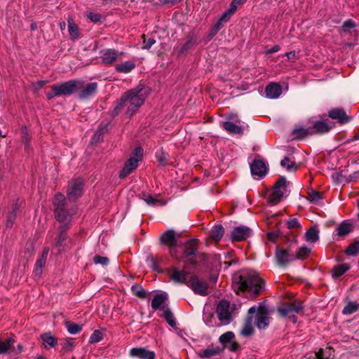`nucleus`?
<instances>
[{
  "label": "nucleus",
  "instance_id": "obj_1",
  "mask_svg": "<svg viewBox=\"0 0 359 359\" xmlns=\"http://www.w3.org/2000/svg\"><path fill=\"white\" fill-rule=\"evenodd\" d=\"M149 89L138 86L126 92L121 99L120 102L114 109V113L118 114L122 108H126L127 116H131L144 103L149 94Z\"/></svg>",
  "mask_w": 359,
  "mask_h": 359
},
{
  "label": "nucleus",
  "instance_id": "obj_2",
  "mask_svg": "<svg viewBox=\"0 0 359 359\" xmlns=\"http://www.w3.org/2000/svg\"><path fill=\"white\" fill-rule=\"evenodd\" d=\"M233 288L238 294L247 290L257 294L264 289V281L255 272L243 273L233 278Z\"/></svg>",
  "mask_w": 359,
  "mask_h": 359
},
{
  "label": "nucleus",
  "instance_id": "obj_3",
  "mask_svg": "<svg viewBox=\"0 0 359 359\" xmlns=\"http://www.w3.org/2000/svg\"><path fill=\"white\" fill-rule=\"evenodd\" d=\"M142 149L141 147L135 148L130 158L125 163L123 169L120 171L119 177L123 179L135 170L138 166L139 162L142 160Z\"/></svg>",
  "mask_w": 359,
  "mask_h": 359
},
{
  "label": "nucleus",
  "instance_id": "obj_4",
  "mask_svg": "<svg viewBox=\"0 0 359 359\" xmlns=\"http://www.w3.org/2000/svg\"><path fill=\"white\" fill-rule=\"evenodd\" d=\"M57 94L61 96H69L83 88V81L81 80H70L60 84L55 85Z\"/></svg>",
  "mask_w": 359,
  "mask_h": 359
},
{
  "label": "nucleus",
  "instance_id": "obj_5",
  "mask_svg": "<svg viewBox=\"0 0 359 359\" xmlns=\"http://www.w3.org/2000/svg\"><path fill=\"white\" fill-rule=\"evenodd\" d=\"M286 179L281 177L274 184L269 196V203L272 205L278 204L283 198L286 187Z\"/></svg>",
  "mask_w": 359,
  "mask_h": 359
},
{
  "label": "nucleus",
  "instance_id": "obj_6",
  "mask_svg": "<svg viewBox=\"0 0 359 359\" xmlns=\"http://www.w3.org/2000/svg\"><path fill=\"white\" fill-rule=\"evenodd\" d=\"M256 313V325L259 330H264L268 327L270 323V317L267 312H266L262 307L256 308L255 306L250 307L248 310V314Z\"/></svg>",
  "mask_w": 359,
  "mask_h": 359
},
{
  "label": "nucleus",
  "instance_id": "obj_7",
  "mask_svg": "<svg viewBox=\"0 0 359 359\" xmlns=\"http://www.w3.org/2000/svg\"><path fill=\"white\" fill-rule=\"evenodd\" d=\"M297 259L295 255L288 249L276 248L275 252V260L280 267L287 266L290 262Z\"/></svg>",
  "mask_w": 359,
  "mask_h": 359
},
{
  "label": "nucleus",
  "instance_id": "obj_8",
  "mask_svg": "<svg viewBox=\"0 0 359 359\" xmlns=\"http://www.w3.org/2000/svg\"><path fill=\"white\" fill-rule=\"evenodd\" d=\"M83 182L76 178L69 182L67 187V196L70 200H76L83 194Z\"/></svg>",
  "mask_w": 359,
  "mask_h": 359
},
{
  "label": "nucleus",
  "instance_id": "obj_9",
  "mask_svg": "<svg viewBox=\"0 0 359 359\" xmlns=\"http://www.w3.org/2000/svg\"><path fill=\"white\" fill-rule=\"evenodd\" d=\"M217 314L219 320L224 325H228L231 320L230 304L226 300L221 301L217 306Z\"/></svg>",
  "mask_w": 359,
  "mask_h": 359
},
{
  "label": "nucleus",
  "instance_id": "obj_10",
  "mask_svg": "<svg viewBox=\"0 0 359 359\" xmlns=\"http://www.w3.org/2000/svg\"><path fill=\"white\" fill-rule=\"evenodd\" d=\"M188 286L194 291L195 294L205 296L208 294V284L195 276L191 277Z\"/></svg>",
  "mask_w": 359,
  "mask_h": 359
},
{
  "label": "nucleus",
  "instance_id": "obj_11",
  "mask_svg": "<svg viewBox=\"0 0 359 359\" xmlns=\"http://www.w3.org/2000/svg\"><path fill=\"white\" fill-rule=\"evenodd\" d=\"M161 242L169 247V251L172 257H176L177 240L173 230H168L162 234Z\"/></svg>",
  "mask_w": 359,
  "mask_h": 359
},
{
  "label": "nucleus",
  "instance_id": "obj_12",
  "mask_svg": "<svg viewBox=\"0 0 359 359\" xmlns=\"http://www.w3.org/2000/svg\"><path fill=\"white\" fill-rule=\"evenodd\" d=\"M123 52H118V50L112 48L104 49L100 52L102 63L107 65H110L116 62L123 55Z\"/></svg>",
  "mask_w": 359,
  "mask_h": 359
},
{
  "label": "nucleus",
  "instance_id": "obj_13",
  "mask_svg": "<svg viewBox=\"0 0 359 359\" xmlns=\"http://www.w3.org/2000/svg\"><path fill=\"white\" fill-rule=\"evenodd\" d=\"M170 276L172 281L177 283L189 285L192 274L184 270H179L177 268H172L170 271Z\"/></svg>",
  "mask_w": 359,
  "mask_h": 359
},
{
  "label": "nucleus",
  "instance_id": "obj_14",
  "mask_svg": "<svg viewBox=\"0 0 359 359\" xmlns=\"http://www.w3.org/2000/svg\"><path fill=\"white\" fill-rule=\"evenodd\" d=\"M302 305L299 302H294L283 306L278 309V312L283 317H294L302 310Z\"/></svg>",
  "mask_w": 359,
  "mask_h": 359
},
{
  "label": "nucleus",
  "instance_id": "obj_15",
  "mask_svg": "<svg viewBox=\"0 0 359 359\" xmlns=\"http://www.w3.org/2000/svg\"><path fill=\"white\" fill-rule=\"evenodd\" d=\"M251 173L252 176L257 179L264 176L267 172V168L265 163L262 160L255 159L250 166Z\"/></svg>",
  "mask_w": 359,
  "mask_h": 359
},
{
  "label": "nucleus",
  "instance_id": "obj_16",
  "mask_svg": "<svg viewBox=\"0 0 359 359\" xmlns=\"http://www.w3.org/2000/svg\"><path fill=\"white\" fill-rule=\"evenodd\" d=\"M250 235V229L246 226H238L231 232L233 241H240L246 239Z\"/></svg>",
  "mask_w": 359,
  "mask_h": 359
},
{
  "label": "nucleus",
  "instance_id": "obj_17",
  "mask_svg": "<svg viewBox=\"0 0 359 359\" xmlns=\"http://www.w3.org/2000/svg\"><path fill=\"white\" fill-rule=\"evenodd\" d=\"M97 83H89L85 85L83 81V88L78 90L79 91V97L81 99H86L94 95L97 91Z\"/></svg>",
  "mask_w": 359,
  "mask_h": 359
},
{
  "label": "nucleus",
  "instance_id": "obj_18",
  "mask_svg": "<svg viewBox=\"0 0 359 359\" xmlns=\"http://www.w3.org/2000/svg\"><path fill=\"white\" fill-rule=\"evenodd\" d=\"M265 93L267 97L276 99L282 93V88L278 83L272 82L266 86Z\"/></svg>",
  "mask_w": 359,
  "mask_h": 359
},
{
  "label": "nucleus",
  "instance_id": "obj_19",
  "mask_svg": "<svg viewBox=\"0 0 359 359\" xmlns=\"http://www.w3.org/2000/svg\"><path fill=\"white\" fill-rule=\"evenodd\" d=\"M312 135L315 134H324L330 131L332 126L328 124L326 121H317L313 124V126H310Z\"/></svg>",
  "mask_w": 359,
  "mask_h": 359
},
{
  "label": "nucleus",
  "instance_id": "obj_20",
  "mask_svg": "<svg viewBox=\"0 0 359 359\" xmlns=\"http://www.w3.org/2000/svg\"><path fill=\"white\" fill-rule=\"evenodd\" d=\"M131 357H137L140 359H154L155 353L143 348H133L130 351Z\"/></svg>",
  "mask_w": 359,
  "mask_h": 359
},
{
  "label": "nucleus",
  "instance_id": "obj_21",
  "mask_svg": "<svg viewBox=\"0 0 359 359\" xmlns=\"http://www.w3.org/2000/svg\"><path fill=\"white\" fill-rule=\"evenodd\" d=\"M329 116L332 119L338 120L340 123H348L351 118L348 116L341 109H334L329 111Z\"/></svg>",
  "mask_w": 359,
  "mask_h": 359
},
{
  "label": "nucleus",
  "instance_id": "obj_22",
  "mask_svg": "<svg viewBox=\"0 0 359 359\" xmlns=\"http://www.w3.org/2000/svg\"><path fill=\"white\" fill-rule=\"evenodd\" d=\"M168 299V294L165 292L156 294L151 301L152 309L154 310L161 309L162 311V307L166 306L165 303Z\"/></svg>",
  "mask_w": 359,
  "mask_h": 359
},
{
  "label": "nucleus",
  "instance_id": "obj_23",
  "mask_svg": "<svg viewBox=\"0 0 359 359\" xmlns=\"http://www.w3.org/2000/svg\"><path fill=\"white\" fill-rule=\"evenodd\" d=\"M142 199L144 201L150 206H163L166 204V201L158 196H152L151 194H143Z\"/></svg>",
  "mask_w": 359,
  "mask_h": 359
},
{
  "label": "nucleus",
  "instance_id": "obj_24",
  "mask_svg": "<svg viewBox=\"0 0 359 359\" xmlns=\"http://www.w3.org/2000/svg\"><path fill=\"white\" fill-rule=\"evenodd\" d=\"M49 250L48 248H46L41 257L37 259L36 264H35V269H34V274L36 276L39 277L43 271V267L45 266L46 263V259L48 254Z\"/></svg>",
  "mask_w": 359,
  "mask_h": 359
},
{
  "label": "nucleus",
  "instance_id": "obj_25",
  "mask_svg": "<svg viewBox=\"0 0 359 359\" xmlns=\"http://www.w3.org/2000/svg\"><path fill=\"white\" fill-rule=\"evenodd\" d=\"M196 250H197V246H196V243L195 240L189 241L185 244V246H184V258L187 259L186 260H184V262H187L189 259L191 260V258H190V257L194 255L196 252Z\"/></svg>",
  "mask_w": 359,
  "mask_h": 359
},
{
  "label": "nucleus",
  "instance_id": "obj_26",
  "mask_svg": "<svg viewBox=\"0 0 359 359\" xmlns=\"http://www.w3.org/2000/svg\"><path fill=\"white\" fill-rule=\"evenodd\" d=\"M292 135H294V138L302 139L308 135H312V132L310 126L305 128L299 126L294 128Z\"/></svg>",
  "mask_w": 359,
  "mask_h": 359
},
{
  "label": "nucleus",
  "instance_id": "obj_27",
  "mask_svg": "<svg viewBox=\"0 0 359 359\" xmlns=\"http://www.w3.org/2000/svg\"><path fill=\"white\" fill-rule=\"evenodd\" d=\"M223 350L224 348H220L219 346H210L202 351L201 357L209 358L212 356H215L220 354Z\"/></svg>",
  "mask_w": 359,
  "mask_h": 359
},
{
  "label": "nucleus",
  "instance_id": "obj_28",
  "mask_svg": "<svg viewBox=\"0 0 359 359\" xmlns=\"http://www.w3.org/2000/svg\"><path fill=\"white\" fill-rule=\"evenodd\" d=\"M253 332L252 318L249 315L245 321L242 330H241V334L243 337H249L252 334Z\"/></svg>",
  "mask_w": 359,
  "mask_h": 359
},
{
  "label": "nucleus",
  "instance_id": "obj_29",
  "mask_svg": "<svg viewBox=\"0 0 359 359\" xmlns=\"http://www.w3.org/2000/svg\"><path fill=\"white\" fill-rule=\"evenodd\" d=\"M353 229V228L351 223L348 221H344L337 227V234L338 236H344L351 233Z\"/></svg>",
  "mask_w": 359,
  "mask_h": 359
},
{
  "label": "nucleus",
  "instance_id": "obj_30",
  "mask_svg": "<svg viewBox=\"0 0 359 359\" xmlns=\"http://www.w3.org/2000/svg\"><path fill=\"white\" fill-rule=\"evenodd\" d=\"M135 67V63L133 61H126L123 63L116 65L115 69L119 73L127 74Z\"/></svg>",
  "mask_w": 359,
  "mask_h": 359
},
{
  "label": "nucleus",
  "instance_id": "obj_31",
  "mask_svg": "<svg viewBox=\"0 0 359 359\" xmlns=\"http://www.w3.org/2000/svg\"><path fill=\"white\" fill-rule=\"evenodd\" d=\"M41 338L45 343L44 348L46 349L54 347L57 343V339L49 332L42 334Z\"/></svg>",
  "mask_w": 359,
  "mask_h": 359
},
{
  "label": "nucleus",
  "instance_id": "obj_32",
  "mask_svg": "<svg viewBox=\"0 0 359 359\" xmlns=\"http://www.w3.org/2000/svg\"><path fill=\"white\" fill-rule=\"evenodd\" d=\"M224 233V229L222 225L215 226L210 231V238L217 242L221 240Z\"/></svg>",
  "mask_w": 359,
  "mask_h": 359
},
{
  "label": "nucleus",
  "instance_id": "obj_33",
  "mask_svg": "<svg viewBox=\"0 0 359 359\" xmlns=\"http://www.w3.org/2000/svg\"><path fill=\"white\" fill-rule=\"evenodd\" d=\"M223 126L224 128L231 134L239 135L243 133L242 128L232 122H225Z\"/></svg>",
  "mask_w": 359,
  "mask_h": 359
},
{
  "label": "nucleus",
  "instance_id": "obj_34",
  "mask_svg": "<svg viewBox=\"0 0 359 359\" xmlns=\"http://www.w3.org/2000/svg\"><path fill=\"white\" fill-rule=\"evenodd\" d=\"M55 212L57 220L60 223L67 224L71 220V215L64 208L56 210Z\"/></svg>",
  "mask_w": 359,
  "mask_h": 359
},
{
  "label": "nucleus",
  "instance_id": "obj_35",
  "mask_svg": "<svg viewBox=\"0 0 359 359\" xmlns=\"http://www.w3.org/2000/svg\"><path fill=\"white\" fill-rule=\"evenodd\" d=\"M323 194L311 190L308 194L307 199L315 205H320L322 203Z\"/></svg>",
  "mask_w": 359,
  "mask_h": 359
},
{
  "label": "nucleus",
  "instance_id": "obj_36",
  "mask_svg": "<svg viewBox=\"0 0 359 359\" xmlns=\"http://www.w3.org/2000/svg\"><path fill=\"white\" fill-rule=\"evenodd\" d=\"M306 240L310 243H315L319 238V231L316 227L309 229L305 234Z\"/></svg>",
  "mask_w": 359,
  "mask_h": 359
},
{
  "label": "nucleus",
  "instance_id": "obj_37",
  "mask_svg": "<svg viewBox=\"0 0 359 359\" xmlns=\"http://www.w3.org/2000/svg\"><path fill=\"white\" fill-rule=\"evenodd\" d=\"M163 314L162 316L166 320L167 323L171 326L175 327L176 325V322L175 318L173 316L172 313L168 309V306L162 307Z\"/></svg>",
  "mask_w": 359,
  "mask_h": 359
},
{
  "label": "nucleus",
  "instance_id": "obj_38",
  "mask_svg": "<svg viewBox=\"0 0 359 359\" xmlns=\"http://www.w3.org/2000/svg\"><path fill=\"white\" fill-rule=\"evenodd\" d=\"M65 202V196L62 194H55L53 199V204L55 206V211L60 210L64 208Z\"/></svg>",
  "mask_w": 359,
  "mask_h": 359
},
{
  "label": "nucleus",
  "instance_id": "obj_39",
  "mask_svg": "<svg viewBox=\"0 0 359 359\" xmlns=\"http://www.w3.org/2000/svg\"><path fill=\"white\" fill-rule=\"evenodd\" d=\"M235 334L232 332H226L222 334L219 338V341L224 345V347H227V345L233 340Z\"/></svg>",
  "mask_w": 359,
  "mask_h": 359
},
{
  "label": "nucleus",
  "instance_id": "obj_40",
  "mask_svg": "<svg viewBox=\"0 0 359 359\" xmlns=\"http://www.w3.org/2000/svg\"><path fill=\"white\" fill-rule=\"evenodd\" d=\"M194 44V41L193 39H189L180 47L175 48L174 51L177 53V55H181L186 53L189 49H190Z\"/></svg>",
  "mask_w": 359,
  "mask_h": 359
},
{
  "label": "nucleus",
  "instance_id": "obj_41",
  "mask_svg": "<svg viewBox=\"0 0 359 359\" xmlns=\"http://www.w3.org/2000/svg\"><path fill=\"white\" fill-rule=\"evenodd\" d=\"M348 269L349 266L346 264H343L335 266L333 269L332 276L333 278H337L345 273Z\"/></svg>",
  "mask_w": 359,
  "mask_h": 359
},
{
  "label": "nucleus",
  "instance_id": "obj_42",
  "mask_svg": "<svg viewBox=\"0 0 359 359\" xmlns=\"http://www.w3.org/2000/svg\"><path fill=\"white\" fill-rule=\"evenodd\" d=\"M65 327L69 333L72 334H76L82 330V326L72 322H66Z\"/></svg>",
  "mask_w": 359,
  "mask_h": 359
},
{
  "label": "nucleus",
  "instance_id": "obj_43",
  "mask_svg": "<svg viewBox=\"0 0 359 359\" xmlns=\"http://www.w3.org/2000/svg\"><path fill=\"white\" fill-rule=\"evenodd\" d=\"M359 309V305L355 302H348L344 308L342 313L345 315H351Z\"/></svg>",
  "mask_w": 359,
  "mask_h": 359
},
{
  "label": "nucleus",
  "instance_id": "obj_44",
  "mask_svg": "<svg viewBox=\"0 0 359 359\" xmlns=\"http://www.w3.org/2000/svg\"><path fill=\"white\" fill-rule=\"evenodd\" d=\"M346 255L355 256L359 253V241H356L348 246L346 250Z\"/></svg>",
  "mask_w": 359,
  "mask_h": 359
},
{
  "label": "nucleus",
  "instance_id": "obj_45",
  "mask_svg": "<svg viewBox=\"0 0 359 359\" xmlns=\"http://www.w3.org/2000/svg\"><path fill=\"white\" fill-rule=\"evenodd\" d=\"M14 339L9 337L6 341H0V354H4L13 346Z\"/></svg>",
  "mask_w": 359,
  "mask_h": 359
},
{
  "label": "nucleus",
  "instance_id": "obj_46",
  "mask_svg": "<svg viewBox=\"0 0 359 359\" xmlns=\"http://www.w3.org/2000/svg\"><path fill=\"white\" fill-rule=\"evenodd\" d=\"M68 31L72 39H75L79 37V30L78 27L69 20L68 21Z\"/></svg>",
  "mask_w": 359,
  "mask_h": 359
},
{
  "label": "nucleus",
  "instance_id": "obj_47",
  "mask_svg": "<svg viewBox=\"0 0 359 359\" xmlns=\"http://www.w3.org/2000/svg\"><path fill=\"white\" fill-rule=\"evenodd\" d=\"M133 294L140 298H144L146 296V292L143 287L140 285H134L131 287Z\"/></svg>",
  "mask_w": 359,
  "mask_h": 359
},
{
  "label": "nucleus",
  "instance_id": "obj_48",
  "mask_svg": "<svg viewBox=\"0 0 359 359\" xmlns=\"http://www.w3.org/2000/svg\"><path fill=\"white\" fill-rule=\"evenodd\" d=\"M311 250L306 247H301L297 255H295V257H297V259H301L303 260L306 259L310 254Z\"/></svg>",
  "mask_w": 359,
  "mask_h": 359
},
{
  "label": "nucleus",
  "instance_id": "obj_49",
  "mask_svg": "<svg viewBox=\"0 0 359 359\" xmlns=\"http://www.w3.org/2000/svg\"><path fill=\"white\" fill-rule=\"evenodd\" d=\"M280 165L286 168L288 171L296 170L295 164L293 161H290V159L287 157H285L283 160L281 161Z\"/></svg>",
  "mask_w": 359,
  "mask_h": 359
},
{
  "label": "nucleus",
  "instance_id": "obj_50",
  "mask_svg": "<svg viewBox=\"0 0 359 359\" xmlns=\"http://www.w3.org/2000/svg\"><path fill=\"white\" fill-rule=\"evenodd\" d=\"M103 339L102 333L99 330H95L90 335L89 343L94 344L100 341Z\"/></svg>",
  "mask_w": 359,
  "mask_h": 359
},
{
  "label": "nucleus",
  "instance_id": "obj_51",
  "mask_svg": "<svg viewBox=\"0 0 359 359\" xmlns=\"http://www.w3.org/2000/svg\"><path fill=\"white\" fill-rule=\"evenodd\" d=\"M236 10L234 8H232L230 6V8L224 13V14L221 16L219 20L224 23L227 22L229 18H231V15L236 11Z\"/></svg>",
  "mask_w": 359,
  "mask_h": 359
},
{
  "label": "nucleus",
  "instance_id": "obj_52",
  "mask_svg": "<svg viewBox=\"0 0 359 359\" xmlns=\"http://www.w3.org/2000/svg\"><path fill=\"white\" fill-rule=\"evenodd\" d=\"M143 38V46L142 48L144 49H149L155 43L156 41L154 39L149 38L147 39L145 38V36H142Z\"/></svg>",
  "mask_w": 359,
  "mask_h": 359
},
{
  "label": "nucleus",
  "instance_id": "obj_53",
  "mask_svg": "<svg viewBox=\"0 0 359 359\" xmlns=\"http://www.w3.org/2000/svg\"><path fill=\"white\" fill-rule=\"evenodd\" d=\"M62 346L67 351H71L75 346V343L72 339H67Z\"/></svg>",
  "mask_w": 359,
  "mask_h": 359
},
{
  "label": "nucleus",
  "instance_id": "obj_54",
  "mask_svg": "<svg viewBox=\"0 0 359 359\" xmlns=\"http://www.w3.org/2000/svg\"><path fill=\"white\" fill-rule=\"evenodd\" d=\"M94 262L97 264H100L103 266H106L109 264V259L106 257L97 255L94 257Z\"/></svg>",
  "mask_w": 359,
  "mask_h": 359
},
{
  "label": "nucleus",
  "instance_id": "obj_55",
  "mask_svg": "<svg viewBox=\"0 0 359 359\" xmlns=\"http://www.w3.org/2000/svg\"><path fill=\"white\" fill-rule=\"evenodd\" d=\"M287 226L288 229H296L300 226L298 220L296 218H290L287 222Z\"/></svg>",
  "mask_w": 359,
  "mask_h": 359
},
{
  "label": "nucleus",
  "instance_id": "obj_56",
  "mask_svg": "<svg viewBox=\"0 0 359 359\" xmlns=\"http://www.w3.org/2000/svg\"><path fill=\"white\" fill-rule=\"evenodd\" d=\"M15 218H16V213L11 212L8 216V219H7V222H6V226L8 228L12 227Z\"/></svg>",
  "mask_w": 359,
  "mask_h": 359
},
{
  "label": "nucleus",
  "instance_id": "obj_57",
  "mask_svg": "<svg viewBox=\"0 0 359 359\" xmlns=\"http://www.w3.org/2000/svg\"><path fill=\"white\" fill-rule=\"evenodd\" d=\"M87 17L93 22H99L102 18V15L100 14L95 13H88Z\"/></svg>",
  "mask_w": 359,
  "mask_h": 359
},
{
  "label": "nucleus",
  "instance_id": "obj_58",
  "mask_svg": "<svg viewBox=\"0 0 359 359\" xmlns=\"http://www.w3.org/2000/svg\"><path fill=\"white\" fill-rule=\"evenodd\" d=\"M223 27V22L219 20V21L212 27L210 34L212 36L215 35L217 32L221 29V28Z\"/></svg>",
  "mask_w": 359,
  "mask_h": 359
},
{
  "label": "nucleus",
  "instance_id": "obj_59",
  "mask_svg": "<svg viewBox=\"0 0 359 359\" xmlns=\"http://www.w3.org/2000/svg\"><path fill=\"white\" fill-rule=\"evenodd\" d=\"M67 238L66 233L61 231L57 238V241L56 242L57 247H61L62 245V243Z\"/></svg>",
  "mask_w": 359,
  "mask_h": 359
},
{
  "label": "nucleus",
  "instance_id": "obj_60",
  "mask_svg": "<svg viewBox=\"0 0 359 359\" xmlns=\"http://www.w3.org/2000/svg\"><path fill=\"white\" fill-rule=\"evenodd\" d=\"M51 90L46 93V97L48 100H51L55 97H60L59 95L57 94V90H55V85L51 86Z\"/></svg>",
  "mask_w": 359,
  "mask_h": 359
},
{
  "label": "nucleus",
  "instance_id": "obj_61",
  "mask_svg": "<svg viewBox=\"0 0 359 359\" xmlns=\"http://www.w3.org/2000/svg\"><path fill=\"white\" fill-rule=\"evenodd\" d=\"M226 348L231 351H236L238 348V344L237 342L233 340L227 345V347Z\"/></svg>",
  "mask_w": 359,
  "mask_h": 359
},
{
  "label": "nucleus",
  "instance_id": "obj_62",
  "mask_svg": "<svg viewBox=\"0 0 359 359\" xmlns=\"http://www.w3.org/2000/svg\"><path fill=\"white\" fill-rule=\"evenodd\" d=\"M354 26H355L354 22L350 20L345 21L343 24V28L345 31H346L351 28H353Z\"/></svg>",
  "mask_w": 359,
  "mask_h": 359
},
{
  "label": "nucleus",
  "instance_id": "obj_63",
  "mask_svg": "<svg viewBox=\"0 0 359 359\" xmlns=\"http://www.w3.org/2000/svg\"><path fill=\"white\" fill-rule=\"evenodd\" d=\"M246 0H233L230 4V6L237 9L238 6L241 5L245 2Z\"/></svg>",
  "mask_w": 359,
  "mask_h": 359
},
{
  "label": "nucleus",
  "instance_id": "obj_64",
  "mask_svg": "<svg viewBox=\"0 0 359 359\" xmlns=\"http://www.w3.org/2000/svg\"><path fill=\"white\" fill-rule=\"evenodd\" d=\"M212 318V316H210V315H205L204 318H203L205 324L209 327L213 326V325L212 323V320H211Z\"/></svg>",
  "mask_w": 359,
  "mask_h": 359
}]
</instances>
